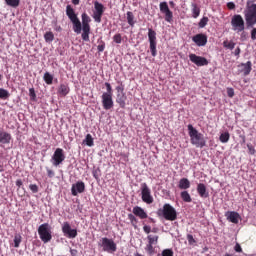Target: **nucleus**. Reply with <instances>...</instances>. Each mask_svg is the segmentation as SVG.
<instances>
[{"instance_id": "1", "label": "nucleus", "mask_w": 256, "mask_h": 256, "mask_svg": "<svg viewBox=\"0 0 256 256\" xmlns=\"http://www.w3.org/2000/svg\"><path fill=\"white\" fill-rule=\"evenodd\" d=\"M66 15L68 19H70L72 25H73V31L77 35L81 34L82 40L89 42V35L91 34V17L87 13H82V24L81 20H79V17H77V13H75V9L71 5L66 6Z\"/></svg>"}, {"instance_id": "22", "label": "nucleus", "mask_w": 256, "mask_h": 256, "mask_svg": "<svg viewBox=\"0 0 256 256\" xmlns=\"http://www.w3.org/2000/svg\"><path fill=\"white\" fill-rule=\"evenodd\" d=\"M126 101H127V95H125V93L117 94L116 103H118L121 109H125Z\"/></svg>"}, {"instance_id": "41", "label": "nucleus", "mask_w": 256, "mask_h": 256, "mask_svg": "<svg viewBox=\"0 0 256 256\" xmlns=\"http://www.w3.org/2000/svg\"><path fill=\"white\" fill-rule=\"evenodd\" d=\"M113 41H114V43L121 44V42L123 41V38L121 37V34L120 33L115 34L113 36Z\"/></svg>"}, {"instance_id": "59", "label": "nucleus", "mask_w": 256, "mask_h": 256, "mask_svg": "<svg viewBox=\"0 0 256 256\" xmlns=\"http://www.w3.org/2000/svg\"><path fill=\"white\" fill-rule=\"evenodd\" d=\"M234 55H235L236 57H239V55H241V48H240V47H237V48L235 49Z\"/></svg>"}, {"instance_id": "44", "label": "nucleus", "mask_w": 256, "mask_h": 256, "mask_svg": "<svg viewBox=\"0 0 256 256\" xmlns=\"http://www.w3.org/2000/svg\"><path fill=\"white\" fill-rule=\"evenodd\" d=\"M120 85L116 87L117 93H125V86H123V82H118Z\"/></svg>"}, {"instance_id": "36", "label": "nucleus", "mask_w": 256, "mask_h": 256, "mask_svg": "<svg viewBox=\"0 0 256 256\" xmlns=\"http://www.w3.org/2000/svg\"><path fill=\"white\" fill-rule=\"evenodd\" d=\"M147 239L150 245H157L159 241V236L148 235Z\"/></svg>"}, {"instance_id": "7", "label": "nucleus", "mask_w": 256, "mask_h": 256, "mask_svg": "<svg viewBox=\"0 0 256 256\" xmlns=\"http://www.w3.org/2000/svg\"><path fill=\"white\" fill-rule=\"evenodd\" d=\"M148 41L152 57H157V32L153 28L148 29Z\"/></svg>"}, {"instance_id": "64", "label": "nucleus", "mask_w": 256, "mask_h": 256, "mask_svg": "<svg viewBox=\"0 0 256 256\" xmlns=\"http://www.w3.org/2000/svg\"><path fill=\"white\" fill-rule=\"evenodd\" d=\"M5 171V168H3V165L0 164V173H3Z\"/></svg>"}, {"instance_id": "13", "label": "nucleus", "mask_w": 256, "mask_h": 256, "mask_svg": "<svg viewBox=\"0 0 256 256\" xmlns=\"http://www.w3.org/2000/svg\"><path fill=\"white\" fill-rule=\"evenodd\" d=\"M159 7L160 12L165 15V21H167V23H171V21H173V12L169 9V4H167V2H161Z\"/></svg>"}, {"instance_id": "29", "label": "nucleus", "mask_w": 256, "mask_h": 256, "mask_svg": "<svg viewBox=\"0 0 256 256\" xmlns=\"http://www.w3.org/2000/svg\"><path fill=\"white\" fill-rule=\"evenodd\" d=\"M128 219L132 227H134V229H137V224L139 223V220L137 219V217H135V214H128Z\"/></svg>"}, {"instance_id": "32", "label": "nucleus", "mask_w": 256, "mask_h": 256, "mask_svg": "<svg viewBox=\"0 0 256 256\" xmlns=\"http://www.w3.org/2000/svg\"><path fill=\"white\" fill-rule=\"evenodd\" d=\"M44 39L46 43H51L55 40V35L53 34V32H46L44 34Z\"/></svg>"}, {"instance_id": "49", "label": "nucleus", "mask_w": 256, "mask_h": 256, "mask_svg": "<svg viewBox=\"0 0 256 256\" xmlns=\"http://www.w3.org/2000/svg\"><path fill=\"white\" fill-rule=\"evenodd\" d=\"M227 95L230 98L235 97V90L233 88H227Z\"/></svg>"}, {"instance_id": "51", "label": "nucleus", "mask_w": 256, "mask_h": 256, "mask_svg": "<svg viewBox=\"0 0 256 256\" xmlns=\"http://www.w3.org/2000/svg\"><path fill=\"white\" fill-rule=\"evenodd\" d=\"M187 241H188L189 245H193V243H195V238H193V235L188 234Z\"/></svg>"}, {"instance_id": "18", "label": "nucleus", "mask_w": 256, "mask_h": 256, "mask_svg": "<svg viewBox=\"0 0 256 256\" xmlns=\"http://www.w3.org/2000/svg\"><path fill=\"white\" fill-rule=\"evenodd\" d=\"M196 191L201 199L209 198V191L207 190V186L204 183H198Z\"/></svg>"}, {"instance_id": "61", "label": "nucleus", "mask_w": 256, "mask_h": 256, "mask_svg": "<svg viewBox=\"0 0 256 256\" xmlns=\"http://www.w3.org/2000/svg\"><path fill=\"white\" fill-rule=\"evenodd\" d=\"M23 185V181L21 180V179H18L17 181H16V186L17 187H21Z\"/></svg>"}, {"instance_id": "23", "label": "nucleus", "mask_w": 256, "mask_h": 256, "mask_svg": "<svg viewBox=\"0 0 256 256\" xmlns=\"http://www.w3.org/2000/svg\"><path fill=\"white\" fill-rule=\"evenodd\" d=\"M240 66L243 67L242 72L245 76L249 75V73H251L253 69V64L251 63V61H248L247 63H242Z\"/></svg>"}, {"instance_id": "20", "label": "nucleus", "mask_w": 256, "mask_h": 256, "mask_svg": "<svg viewBox=\"0 0 256 256\" xmlns=\"http://www.w3.org/2000/svg\"><path fill=\"white\" fill-rule=\"evenodd\" d=\"M225 216L227 217V220L230 221V223H234L235 225H237V223H239V219H241L239 213L235 211L227 212Z\"/></svg>"}, {"instance_id": "57", "label": "nucleus", "mask_w": 256, "mask_h": 256, "mask_svg": "<svg viewBox=\"0 0 256 256\" xmlns=\"http://www.w3.org/2000/svg\"><path fill=\"white\" fill-rule=\"evenodd\" d=\"M227 8L230 9V10L235 9V3H233V2H228V3H227Z\"/></svg>"}, {"instance_id": "63", "label": "nucleus", "mask_w": 256, "mask_h": 256, "mask_svg": "<svg viewBox=\"0 0 256 256\" xmlns=\"http://www.w3.org/2000/svg\"><path fill=\"white\" fill-rule=\"evenodd\" d=\"M157 231H159V229L153 228V229L151 230V233H157Z\"/></svg>"}, {"instance_id": "60", "label": "nucleus", "mask_w": 256, "mask_h": 256, "mask_svg": "<svg viewBox=\"0 0 256 256\" xmlns=\"http://www.w3.org/2000/svg\"><path fill=\"white\" fill-rule=\"evenodd\" d=\"M77 253H78L77 249H70L71 256H77Z\"/></svg>"}, {"instance_id": "62", "label": "nucleus", "mask_w": 256, "mask_h": 256, "mask_svg": "<svg viewBox=\"0 0 256 256\" xmlns=\"http://www.w3.org/2000/svg\"><path fill=\"white\" fill-rule=\"evenodd\" d=\"M81 0H72L73 5H79Z\"/></svg>"}, {"instance_id": "27", "label": "nucleus", "mask_w": 256, "mask_h": 256, "mask_svg": "<svg viewBox=\"0 0 256 256\" xmlns=\"http://www.w3.org/2000/svg\"><path fill=\"white\" fill-rule=\"evenodd\" d=\"M191 7H192V17L194 19H197V17L201 15V8H199V6L196 3H192Z\"/></svg>"}, {"instance_id": "21", "label": "nucleus", "mask_w": 256, "mask_h": 256, "mask_svg": "<svg viewBox=\"0 0 256 256\" xmlns=\"http://www.w3.org/2000/svg\"><path fill=\"white\" fill-rule=\"evenodd\" d=\"M11 139V134L5 131H0V143L3 145H9V143H11Z\"/></svg>"}, {"instance_id": "10", "label": "nucleus", "mask_w": 256, "mask_h": 256, "mask_svg": "<svg viewBox=\"0 0 256 256\" xmlns=\"http://www.w3.org/2000/svg\"><path fill=\"white\" fill-rule=\"evenodd\" d=\"M94 13H93V19L96 23H101V18L103 17V14L105 13V6L97 1L94 2Z\"/></svg>"}, {"instance_id": "16", "label": "nucleus", "mask_w": 256, "mask_h": 256, "mask_svg": "<svg viewBox=\"0 0 256 256\" xmlns=\"http://www.w3.org/2000/svg\"><path fill=\"white\" fill-rule=\"evenodd\" d=\"M102 105L106 111L113 109V95L102 94Z\"/></svg>"}, {"instance_id": "39", "label": "nucleus", "mask_w": 256, "mask_h": 256, "mask_svg": "<svg viewBox=\"0 0 256 256\" xmlns=\"http://www.w3.org/2000/svg\"><path fill=\"white\" fill-rule=\"evenodd\" d=\"M10 94L6 89L0 88V99H9Z\"/></svg>"}, {"instance_id": "43", "label": "nucleus", "mask_w": 256, "mask_h": 256, "mask_svg": "<svg viewBox=\"0 0 256 256\" xmlns=\"http://www.w3.org/2000/svg\"><path fill=\"white\" fill-rule=\"evenodd\" d=\"M29 189L32 191V193H39V186H37V184H30Z\"/></svg>"}, {"instance_id": "33", "label": "nucleus", "mask_w": 256, "mask_h": 256, "mask_svg": "<svg viewBox=\"0 0 256 256\" xmlns=\"http://www.w3.org/2000/svg\"><path fill=\"white\" fill-rule=\"evenodd\" d=\"M223 47H225V49H230V51H233L235 49V42L225 40L223 42Z\"/></svg>"}, {"instance_id": "45", "label": "nucleus", "mask_w": 256, "mask_h": 256, "mask_svg": "<svg viewBox=\"0 0 256 256\" xmlns=\"http://www.w3.org/2000/svg\"><path fill=\"white\" fill-rule=\"evenodd\" d=\"M146 250L148 251V253L150 254V255H152V253H155V248L153 247V244H147V246H146Z\"/></svg>"}, {"instance_id": "24", "label": "nucleus", "mask_w": 256, "mask_h": 256, "mask_svg": "<svg viewBox=\"0 0 256 256\" xmlns=\"http://www.w3.org/2000/svg\"><path fill=\"white\" fill-rule=\"evenodd\" d=\"M178 187L179 189L187 190L189 187H191V182L187 178H182L179 181Z\"/></svg>"}, {"instance_id": "4", "label": "nucleus", "mask_w": 256, "mask_h": 256, "mask_svg": "<svg viewBox=\"0 0 256 256\" xmlns=\"http://www.w3.org/2000/svg\"><path fill=\"white\" fill-rule=\"evenodd\" d=\"M38 235L42 243H49L53 239L51 231V225L49 223H43L38 227Z\"/></svg>"}, {"instance_id": "3", "label": "nucleus", "mask_w": 256, "mask_h": 256, "mask_svg": "<svg viewBox=\"0 0 256 256\" xmlns=\"http://www.w3.org/2000/svg\"><path fill=\"white\" fill-rule=\"evenodd\" d=\"M156 215L157 217H163L166 221H177V210H175L169 203H166L162 208H159Z\"/></svg>"}, {"instance_id": "14", "label": "nucleus", "mask_w": 256, "mask_h": 256, "mask_svg": "<svg viewBox=\"0 0 256 256\" xmlns=\"http://www.w3.org/2000/svg\"><path fill=\"white\" fill-rule=\"evenodd\" d=\"M142 201L151 205L153 203V196L151 195V189L147 186V183L142 184Z\"/></svg>"}, {"instance_id": "48", "label": "nucleus", "mask_w": 256, "mask_h": 256, "mask_svg": "<svg viewBox=\"0 0 256 256\" xmlns=\"http://www.w3.org/2000/svg\"><path fill=\"white\" fill-rule=\"evenodd\" d=\"M162 256H173V250L165 249L162 251Z\"/></svg>"}, {"instance_id": "31", "label": "nucleus", "mask_w": 256, "mask_h": 256, "mask_svg": "<svg viewBox=\"0 0 256 256\" xmlns=\"http://www.w3.org/2000/svg\"><path fill=\"white\" fill-rule=\"evenodd\" d=\"M221 143H229V139H231V135L229 132H224L219 137Z\"/></svg>"}, {"instance_id": "40", "label": "nucleus", "mask_w": 256, "mask_h": 256, "mask_svg": "<svg viewBox=\"0 0 256 256\" xmlns=\"http://www.w3.org/2000/svg\"><path fill=\"white\" fill-rule=\"evenodd\" d=\"M105 87L107 92H104L103 95H113V88L111 87V84L106 82Z\"/></svg>"}, {"instance_id": "15", "label": "nucleus", "mask_w": 256, "mask_h": 256, "mask_svg": "<svg viewBox=\"0 0 256 256\" xmlns=\"http://www.w3.org/2000/svg\"><path fill=\"white\" fill-rule=\"evenodd\" d=\"M71 193L73 197H77L79 193H85V182L78 181L71 187Z\"/></svg>"}, {"instance_id": "30", "label": "nucleus", "mask_w": 256, "mask_h": 256, "mask_svg": "<svg viewBox=\"0 0 256 256\" xmlns=\"http://www.w3.org/2000/svg\"><path fill=\"white\" fill-rule=\"evenodd\" d=\"M6 5L8 7H13L14 9H17V7L20 5L21 0H4Z\"/></svg>"}, {"instance_id": "6", "label": "nucleus", "mask_w": 256, "mask_h": 256, "mask_svg": "<svg viewBox=\"0 0 256 256\" xmlns=\"http://www.w3.org/2000/svg\"><path fill=\"white\" fill-rule=\"evenodd\" d=\"M244 17L248 27H253V25H256V4H252L247 8Z\"/></svg>"}, {"instance_id": "11", "label": "nucleus", "mask_w": 256, "mask_h": 256, "mask_svg": "<svg viewBox=\"0 0 256 256\" xmlns=\"http://www.w3.org/2000/svg\"><path fill=\"white\" fill-rule=\"evenodd\" d=\"M62 233L68 239H75V237H77V229H72L69 222H64L62 224Z\"/></svg>"}, {"instance_id": "55", "label": "nucleus", "mask_w": 256, "mask_h": 256, "mask_svg": "<svg viewBox=\"0 0 256 256\" xmlns=\"http://www.w3.org/2000/svg\"><path fill=\"white\" fill-rule=\"evenodd\" d=\"M240 39L241 41H245V39H247V33L245 32V30L241 32Z\"/></svg>"}, {"instance_id": "34", "label": "nucleus", "mask_w": 256, "mask_h": 256, "mask_svg": "<svg viewBox=\"0 0 256 256\" xmlns=\"http://www.w3.org/2000/svg\"><path fill=\"white\" fill-rule=\"evenodd\" d=\"M44 81L47 85H53V75H51L49 72H46L44 74Z\"/></svg>"}, {"instance_id": "17", "label": "nucleus", "mask_w": 256, "mask_h": 256, "mask_svg": "<svg viewBox=\"0 0 256 256\" xmlns=\"http://www.w3.org/2000/svg\"><path fill=\"white\" fill-rule=\"evenodd\" d=\"M192 41L198 46V47H205L207 45V35L205 34H196L192 37Z\"/></svg>"}, {"instance_id": "25", "label": "nucleus", "mask_w": 256, "mask_h": 256, "mask_svg": "<svg viewBox=\"0 0 256 256\" xmlns=\"http://www.w3.org/2000/svg\"><path fill=\"white\" fill-rule=\"evenodd\" d=\"M69 86L67 84H61L58 88V93L62 97H65L66 95H69Z\"/></svg>"}, {"instance_id": "53", "label": "nucleus", "mask_w": 256, "mask_h": 256, "mask_svg": "<svg viewBox=\"0 0 256 256\" xmlns=\"http://www.w3.org/2000/svg\"><path fill=\"white\" fill-rule=\"evenodd\" d=\"M143 231L144 233H147V235H149V233H151V226L144 225Z\"/></svg>"}, {"instance_id": "5", "label": "nucleus", "mask_w": 256, "mask_h": 256, "mask_svg": "<svg viewBox=\"0 0 256 256\" xmlns=\"http://www.w3.org/2000/svg\"><path fill=\"white\" fill-rule=\"evenodd\" d=\"M231 25L233 31H236V33H241L242 31H245V20L243 19V16H241V14H236L232 16Z\"/></svg>"}, {"instance_id": "42", "label": "nucleus", "mask_w": 256, "mask_h": 256, "mask_svg": "<svg viewBox=\"0 0 256 256\" xmlns=\"http://www.w3.org/2000/svg\"><path fill=\"white\" fill-rule=\"evenodd\" d=\"M29 96L32 101H35L37 94L35 93V88H30L29 89Z\"/></svg>"}, {"instance_id": "9", "label": "nucleus", "mask_w": 256, "mask_h": 256, "mask_svg": "<svg viewBox=\"0 0 256 256\" xmlns=\"http://www.w3.org/2000/svg\"><path fill=\"white\" fill-rule=\"evenodd\" d=\"M65 161V151L62 148H57L52 156V165L59 167Z\"/></svg>"}, {"instance_id": "19", "label": "nucleus", "mask_w": 256, "mask_h": 256, "mask_svg": "<svg viewBox=\"0 0 256 256\" xmlns=\"http://www.w3.org/2000/svg\"><path fill=\"white\" fill-rule=\"evenodd\" d=\"M132 213L133 215H135V217H138L139 219H147V217H149V215H147V212H145V210L140 206H135L132 210Z\"/></svg>"}, {"instance_id": "58", "label": "nucleus", "mask_w": 256, "mask_h": 256, "mask_svg": "<svg viewBox=\"0 0 256 256\" xmlns=\"http://www.w3.org/2000/svg\"><path fill=\"white\" fill-rule=\"evenodd\" d=\"M54 29H55L58 33H61V31H63V28H61V26L57 25V22H55Z\"/></svg>"}, {"instance_id": "54", "label": "nucleus", "mask_w": 256, "mask_h": 256, "mask_svg": "<svg viewBox=\"0 0 256 256\" xmlns=\"http://www.w3.org/2000/svg\"><path fill=\"white\" fill-rule=\"evenodd\" d=\"M251 39H252V41L256 40V28H253L251 30Z\"/></svg>"}, {"instance_id": "26", "label": "nucleus", "mask_w": 256, "mask_h": 256, "mask_svg": "<svg viewBox=\"0 0 256 256\" xmlns=\"http://www.w3.org/2000/svg\"><path fill=\"white\" fill-rule=\"evenodd\" d=\"M180 197L184 203H191L193 199L191 198V194L187 190H184L180 193Z\"/></svg>"}, {"instance_id": "46", "label": "nucleus", "mask_w": 256, "mask_h": 256, "mask_svg": "<svg viewBox=\"0 0 256 256\" xmlns=\"http://www.w3.org/2000/svg\"><path fill=\"white\" fill-rule=\"evenodd\" d=\"M247 148H248V153L250 155H255L256 153L255 147H253L251 144H247Z\"/></svg>"}, {"instance_id": "12", "label": "nucleus", "mask_w": 256, "mask_h": 256, "mask_svg": "<svg viewBox=\"0 0 256 256\" xmlns=\"http://www.w3.org/2000/svg\"><path fill=\"white\" fill-rule=\"evenodd\" d=\"M189 59L191 63H194L197 67H205L209 65V60L203 56H197L196 54H190Z\"/></svg>"}, {"instance_id": "52", "label": "nucleus", "mask_w": 256, "mask_h": 256, "mask_svg": "<svg viewBox=\"0 0 256 256\" xmlns=\"http://www.w3.org/2000/svg\"><path fill=\"white\" fill-rule=\"evenodd\" d=\"M47 171V175L50 179H53V177H55V172L49 168L46 169Z\"/></svg>"}, {"instance_id": "38", "label": "nucleus", "mask_w": 256, "mask_h": 256, "mask_svg": "<svg viewBox=\"0 0 256 256\" xmlns=\"http://www.w3.org/2000/svg\"><path fill=\"white\" fill-rule=\"evenodd\" d=\"M207 23H209V18L204 16L198 23V26L200 27V29H203L207 27Z\"/></svg>"}, {"instance_id": "50", "label": "nucleus", "mask_w": 256, "mask_h": 256, "mask_svg": "<svg viewBox=\"0 0 256 256\" xmlns=\"http://www.w3.org/2000/svg\"><path fill=\"white\" fill-rule=\"evenodd\" d=\"M234 251H236V253H243V248H241L240 243H236V245L234 246Z\"/></svg>"}, {"instance_id": "8", "label": "nucleus", "mask_w": 256, "mask_h": 256, "mask_svg": "<svg viewBox=\"0 0 256 256\" xmlns=\"http://www.w3.org/2000/svg\"><path fill=\"white\" fill-rule=\"evenodd\" d=\"M99 245L106 253H115V251H117V244L115 243V241H113V239L104 237L101 239V244Z\"/></svg>"}, {"instance_id": "28", "label": "nucleus", "mask_w": 256, "mask_h": 256, "mask_svg": "<svg viewBox=\"0 0 256 256\" xmlns=\"http://www.w3.org/2000/svg\"><path fill=\"white\" fill-rule=\"evenodd\" d=\"M126 15L128 25H130V27H135V15L133 14V12L128 11Z\"/></svg>"}, {"instance_id": "35", "label": "nucleus", "mask_w": 256, "mask_h": 256, "mask_svg": "<svg viewBox=\"0 0 256 256\" xmlns=\"http://www.w3.org/2000/svg\"><path fill=\"white\" fill-rule=\"evenodd\" d=\"M84 143H86L88 147H93V145H95L93 142V136H91V134H87L84 139Z\"/></svg>"}, {"instance_id": "37", "label": "nucleus", "mask_w": 256, "mask_h": 256, "mask_svg": "<svg viewBox=\"0 0 256 256\" xmlns=\"http://www.w3.org/2000/svg\"><path fill=\"white\" fill-rule=\"evenodd\" d=\"M22 237H21V234H16L14 236V247L17 249L19 248V246L21 245V241H22Z\"/></svg>"}, {"instance_id": "2", "label": "nucleus", "mask_w": 256, "mask_h": 256, "mask_svg": "<svg viewBox=\"0 0 256 256\" xmlns=\"http://www.w3.org/2000/svg\"><path fill=\"white\" fill-rule=\"evenodd\" d=\"M188 134L190 137L191 145H194V147H197L198 149H203V147L207 145L205 136L191 124L188 125Z\"/></svg>"}, {"instance_id": "56", "label": "nucleus", "mask_w": 256, "mask_h": 256, "mask_svg": "<svg viewBox=\"0 0 256 256\" xmlns=\"http://www.w3.org/2000/svg\"><path fill=\"white\" fill-rule=\"evenodd\" d=\"M99 171H101V170L96 169V170H93V172H92L93 177H95L96 179H99Z\"/></svg>"}, {"instance_id": "47", "label": "nucleus", "mask_w": 256, "mask_h": 256, "mask_svg": "<svg viewBox=\"0 0 256 256\" xmlns=\"http://www.w3.org/2000/svg\"><path fill=\"white\" fill-rule=\"evenodd\" d=\"M97 49L99 53H103V51H105V42L101 41L100 44L97 46Z\"/></svg>"}]
</instances>
